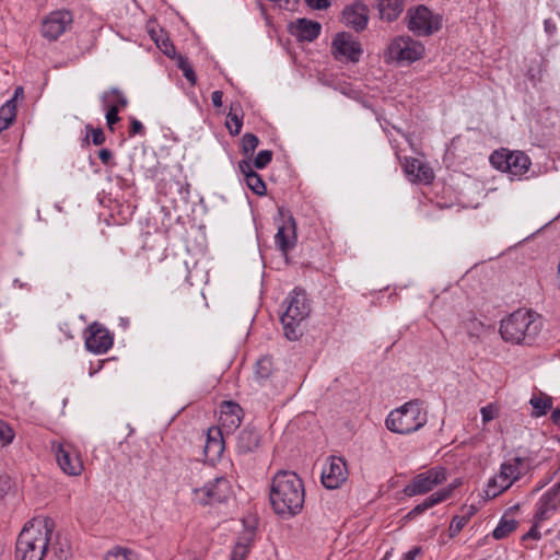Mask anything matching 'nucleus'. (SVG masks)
I'll return each mask as SVG.
<instances>
[{
	"label": "nucleus",
	"mask_w": 560,
	"mask_h": 560,
	"mask_svg": "<svg viewBox=\"0 0 560 560\" xmlns=\"http://www.w3.org/2000/svg\"><path fill=\"white\" fill-rule=\"evenodd\" d=\"M269 499L273 512L279 516L291 518L300 514L305 501L302 479L293 471H278L271 480Z\"/></svg>",
	"instance_id": "obj_1"
},
{
	"label": "nucleus",
	"mask_w": 560,
	"mask_h": 560,
	"mask_svg": "<svg viewBox=\"0 0 560 560\" xmlns=\"http://www.w3.org/2000/svg\"><path fill=\"white\" fill-rule=\"evenodd\" d=\"M55 522L50 517L33 520L21 530L16 540L19 560H43L46 555Z\"/></svg>",
	"instance_id": "obj_2"
},
{
	"label": "nucleus",
	"mask_w": 560,
	"mask_h": 560,
	"mask_svg": "<svg viewBox=\"0 0 560 560\" xmlns=\"http://www.w3.org/2000/svg\"><path fill=\"white\" fill-rule=\"evenodd\" d=\"M428 421L423 402L412 399L393 410L386 418V428L398 434H410L420 430Z\"/></svg>",
	"instance_id": "obj_3"
},
{
	"label": "nucleus",
	"mask_w": 560,
	"mask_h": 560,
	"mask_svg": "<svg viewBox=\"0 0 560 560\" xmlns=\"http://www.w3.org/2000/svg\"><path fill=\"white\" fill-rule=\"evenodd\" d=\"M285 311L281 316L284 335L289 340H298L302 335L301 324L310 315L311 305L306 293L295 288L284 301Z\"/></svg>",
	"instance_id": "obj_4"
},
{
	"label": "nucleus",
	"mask_w": 560,
	"mask_h": 560,
	"mask_svg": "<svg viewBox=\"0 0 560 560\" xmlns=\"http://www.w3.org/2000/svg\"><path fill=\"white\" fill-rule=\"evenodd\" d=\"M539 331V324L529 311L517 310L501 322L500 334L513 343H529Z\"/></svg>",
	"instance_id": "obj_5"
},
{
	"label": "nucleus",
	"mask_w": 560,
	"mask_h": 560,
	"mask_svg": "<svg viewBox=\"0 0 560 560\" xmlns=\"http://www.w3.org/2000/svg\"><path fill=\"white\" fill-rule=\"evenodd\" d=\"M424 46L410 36H397L390 40L384 58L386 62L412 63L423 57Z\"/></svg>",
	"instance_id": "obj_6"
},
{
	"label": "nucleus",
	"mask_w": 560,
	"mask_h": 560,
	"mask_svg": "<svg viewBox=\"0 0 560 560\" xmlns=\"http://www.w3.org/2000/svg\"><path fill=\"white\" fill-rule=\"evenodd\" d=\"M526 463V458L518 456L514 457L512 462H504L500 472L489 480L487 495L494 498L508 490L520 478Z\"/></svg>",
	"instance_id": "obj_7"
},
{
	"label": "nucleus",
	"mask_w": 560,
	"mask_h": 560,
	"mask_svg": "<svg viewBox=\"0 0 560 560\" xmlns=\"http://www.w3.org/2000/svg\"><path fill=\"white\" fill-rule=\"evenodd\" d=\"M490 163L494 168L518 177L525 174L532 164L530 159L524 152H511L506 149L494 151L490 155Z\"/></svg>",
	"instance_id": "obj_8"
},
{
	"label": "nucleus",
	"mask_w": 560,
	"mask_h": 560,
	"mask_svg": "<svg viewBox=\"0 0 560 560\" xmlns=\"http://www.w3.org/2000/svg\"><path fill=\"white\" fill-rule=\"evenodd\" d=\"M407 26L418 36H429L438 32L442 26L440 15H434L427 7L419 5L407 12Z\"/></svg>",
	"instance_id": "obj_9"
},
{
	"label": "nucleus",
	"mask_w": 560,
	"mask_h": 560,
	"mask_svg": "<svg viewBox=\"0 0 560 560\" xmlns=\"http://www.w3.org/2000/svg\"><path fill=\"white\" fill-rule=\"evenodd\" d=\"M231 494L230 481L224 477H217L202 488L194 490V500L202 505L221 503Z\"/></svg>",
	"instance_id": "obj_10"
},
{
	"label": "nucleus",
	"mask_w": 560,
	"mask_h": 560,
	"mask_svg": "<svg viewBox=\"0 0 560 560\" xmlns=\"http://www.w3.org/2000/svg\"><path fill=\"white\" fill-rule=\"evenodd\" d=\"M446 480L445 469L434 467L418 474L405 488L407 497H415L430 492L434 487Z\"/></svg>",
	"instance_id": "obj_11"
},
{
	"label": "nucleus",
	"mask_w": 560,
	"mask_h": 560,
	"mask_svg": "<svg viewBox=\"0 0 560 560\" xmlns=\"http://www.w3.org/2000/svg\"><path fill=\"white\" fill-rule=\"evenodd\" d=\"M363 50L361 44L349 33H338L331 43V54L341 62H358Z\"/></svg>",
	"instance_id": "obj_12"
},
{
	"label": "nucleus",
	"mask_w": 560,
	"mask_h": 560,
	"mask_svg": "<svg viewBox=\"0 0 560 560\" xmlns=\"http://www.w3.org/2000/svg\"><path fill=\"white\" fill-rule=\"evenodd\" d=\"M57 463L61 470L69 476H79L83 470V463L72 451L71 446L63 443H52Z\"/></svg>",
	"instance_id": "obj_13"
},
{
	"label": "nucleus",
	"mask_w": 560,
	"mask_h": 560,
	"mask_svg": "<svg viewBox=\"0 0 560 560\" xmlns=\"http://www.w3.org/2000/svg\"><path fill=\"white\" fill-rule=\"evenodd\" d=\"M348 477L347 464L342 457L330 456L323 468L322 482L327 489L339 488Z\"/></svg>",
	"instance_id": "obj_14"
},
{
	"label": "nucleus",
	"mask_w": 560,
	"mask_h": 560,
	"mask_svg": "<svg viewBox=\"0 0 560 560\" xmlns=\"http://www.w3.org/2000/svg\"><path fill=\"white\" fill-rule=\"evenodd\" d=\"M113 346V336L102 324L93 323L85 336V347L93 353H105Z\"/></svg>",
	"instance_id": "obj_15"
},
{
	"label": "nucleus",
	"mask_w": 560,
	"mask_h": 560,
	"mask_svg": "<svg viewBox=\"0 0 560 560\" xmlns=\"http://www.w3.org/2000/svg\"><path fill=\"white\" fill-rule=\"evenodd\" d=\"M71 23L72 14L69 11L51 12L43 22L42 34L50 40H56Z\"/></svg>",
	"instance_id": "obj_16"
},
{
	"label": "nucleus",
	"mask_w": 560,
	"mask_h": 560,
	"mask_svg": "<svg viewBox=\"0 0 560 560\" xmlns=\"http://www.w3.org/2000/svg\"><path fill=\"white\" fill-rule=\"evenodd\" d=\"M342 19L347 26L357 32H362L368 26L369 8L362 2L347 5L342 11Z\"/></svg>",
	"instance_id": "obj_17"
},
{
	"label": "nucleus",
	"mask_w": 560,
	"mask_h": 560,
	"mask_svg": "<svg viewBox=\"0 0 560 560\" xmlns=\"http://www.w3.org/2000/svg\"><path fill=\"white\" fill-rule=\"evenodd\" d=\"M262 436L254 427L243 428L235 438V448L240 455L256 452L261 444Z\"/></svg>",
	"instance_id": "obj_18"
},
{
	"label": "nucleus",
	"mask_w": 560,
	"mask_h": 560,
	"mask_svg": "<svg viewBox=\"0 0 560 560\" xmlns=\"http://www.w3.org/2000/svg\"><path fill=\"white\" fill-rule=\"evenodd\" d=\"M560 505V482L553 485L538 501L535 513V521L542 522L547 520L551 512H555Z\"/></svg>",
	"instance_id": "obj_19"
},
{
	"label": "nucleus",
	"mask_w": 560,
	"mask_h": 560,
	"mask_svg": "<svg viewBox=\"0 0 560 560\" xmlns=\"http://www.w3.org/2000/svg\"><path fill=\"white\" fill-rule=\"evenodd\" d=\"M243 410L241 406L233 401H223L220 410V429L230 433L231 431L238 428L242 422Z\"/></svg>",
	"instance_id": "obj_20"
},
{
	"label": "nucleus",
	"mask_w": 560,
	"mask_h": 560,
	"mask_svg": "<svg viewBox=\"0 0 560 560\" xmlns=\"http://www.w3.org/2000/svg\"><path fill=\"white\" fill-rule=\"evenodd\" d=\"M224 447L225 442L221 429L217 427L209 428L203 447L206 458L211 463H215L221 458Z\"/></svg>",
	"instance_id": "obj_21"
},
{
	"label": "nucleus",
	"mask_w": 560,
	"mask_h": 560,
	"mask_svg": "<svg viewBox=\"0 0 560 560\" xmlns=\"http://www.w3.org/2000/svg\"><path fill=\"white\" fill-rule=\"evenodd\" d=\"M238 168L244 175L248 188L258 196H264L267 192L266 184L261 176L257 174L252 165V161L242 160L238 162Z\"/></svg>",
	"instance_id": "obj_22"
},
{
	"label": "nucleus",
	"mask_w": 560,
	"mask_h": 560,
	"mask_svg": "<svg viewBox=\"0 0 560 560\" xmlns=\"http://www.w3.org/2000/svg\"><path fill=\"white\" fill-rule=\"evenodd\" d=\"M292 27V33L301 42H313L319 36L322 31L319 22L307 20L305 18L298 19Z\"/></svg>",
	"instance_id": "obj_23"
},
{
	"label": "nucleus",
	"mask_w": 560,
	"mask_h": 560,
	"mask_svg": "<svg viewBox=\"0 0 560 560\" xmlns=\"http://www.w3.org/2000/svg\"><path fill=\"white\" fill-rule=\"evenodd\" d=\"M455 486L450 485L447 488L441 489L434 493H432L430 497H428L423 502L416 505L407 515L406 518L412 520L416 516L420 515L428 509L445 501L452 495V492L454 490Z\"/></svg>",
	"instance_id": "obj_24"
},
{
	"label": "nucleus",
	"mask_w": 560,
	"mask_h": 560,
	"mask_svg": "<svg viewBox=\"0 0 560 560\" xmlns=\"http://www.w3.org/2000/svg\"><path fill=\"white\" fill-rule=\"evenodd\" d=\"M296 240L295 233V221L292 217L289 218L287 224L278 228V232L275 236L277 246L282 253H287L293 248Z\"/></svg>",
	"instance_id": "obj_25"
},
{
	"label": "nucleus",
	"mask_w": 560,
	"mask_h": 560,
	"mask_svg": "<svg viewBox=\"0 0 560 560\" xmlns=\"http://www.w3.org/2000/svg\"><path fill=\"white\" fill-rule=\"evenodd\" d=\"M380 16L382 20L393 22L404 11V0H376Z\"/></svg>",
	"instance_id": "obj_26"
},
{
	"label": "nucleus",
	"mask_w": 560,
	"mask_h": 560,
	"mask_svg": "<svg viewBox=\"0 0 560 560\" xmlns=\"http://www.w3.org/2000/svg\"><path fill=\"white\" fill-rule=\"evenodd\" d=\"M529 405L533 408L530 416L533 418H540L552 409L553 399L545 393L534 394L529 399Z\"/></svg>",
	"instance_id": "obj_27"
},
{
	"label": "nucleus",
	"mask_w": 560,
	"mask_h": 560,
	"mask_svg": "<svg viewBox=\"0 0 560 560\" xmlns=\"http://www.w3.org/2000/svg\"><path fill=\"white\" fill-rule=\"evenodd\" d=\"M243 110L240 103L231 104L225 126L232 136H237L243 126Z\"/></svg>",
	"instance_id": "obj_28"
},
{
	"label": "nucleus",
	"mask_w": 560,
	"mask_h": 560,
	"mask_svg": "<svg viewBox=\"0 0 560 560\" xmlns=\"http://www.w3.org/2000/svg\"><path fill=\"white\" fill-rule=\"evenodd\" d=\"M102 102L105 107H115L118 110L128 105V100L125 94L117 88H112L109 91L103 93Z\"/></svg>",
	"instance_id": "obj_29"
},
{
	"label": "nucleus",
	"mask_w": 560,
	"mask_h": 560,
	"mask_svg": "<svg viewBox=\"0 0 560 560\" xmlns=\"http://www.w3.org/2000/svg\"><path fill=\"white\" fill-rule=\"evenodd\" d=\"M16 117L14 100L7 101L0 108V132L8 129Z\"/></svg>",
	"instance_id": "obj_30"
},
{
	"label": "nucleus",
	"mask_w": 560,
	"mask_h": 560,
	"mask_svg": "<svg viewBox=\"0 0 560 560\" xmlns=\"http://www.w3.org/2000/svg\"><path fill=\"white\" fill-rule=\"evenodd\" d=\"M529 66L526 72L528 80L535 85L540 82L545 72V60L540 56H534L529 60Z\"/></svg>",
	"instance_id": "obj_31"
},
{
	"label": "nucleus",
	"mask_w": 560,
	"mask_h": 560,
	"mask_svg": "<svg viewBox=\"0 0 560 560\" xmlns=\"http://www.w3.org/2000/svg\"><path fill=\"white\" fill-rule=\"evenodd\" d=\"M516 528H517V522L515 520H509L506 517H502L500 520L498 526L493 529L492 536L494 539L500 540V539L508 537Z\"/></svg>",
	"instance_id": "obj_32"
},
{
	"label": "nucleus",
	"mask_w": 560,
	"mask_h": 560,
	"mask_svg": "<svg viewBox=\"0 0 560 560\" xmlns=\"http://www.w3.org/2000/svg\"><path fill=\"white\" fill-rule=\"evenodd\" d=\"M273 372L272 358L265 355L260 358L255 365V375L259 380H267Z\"/></svg>",
	"instance_id": "obj_33"
},
{
	"label": "nucleus",
	"mask_w": 560,
	"mask_h": 560,
	"mask_svg": "<svg viewBox=\"0 0 560 560\" xmlns=\"http://www.w3.org/2000/svg\"><path fill=\"white\" fill-rule=\"evenodd\" d=\"M253 540V534L247 533L246 537H243L232 551L231 560H244L249 552L250 544Z\"/></svg>",
	"instance_id": "obj_34"
},
{
	"label": "nucleus",
	"mask_w": 560,
	"mask_h": 560,
	"mask_svg": "<svg viewBox=\"0 0 560 560\" xmlns=\"http://www.w3.org/2000/svg\"><path fill=\"white\" fill-rule=\"evenodd\" d=\"M151 37L155 42L156 46L162 50L164 55L170 58H176V49L171 43L170 38L164 35L156 36L154 32H151Z\"/></svg>",
	"instance_id": "obj_35"
},
{
	"label": "nucleus",
	"mask_w": 560,
	"mask_h": 560,
	"mask_svg": "<svg viewBox=\"0 0 560 560\" xmlns=\"http://www.w3.org/2000/svg\"><path fill=\"white\" fill-rule=\"evenodd\" d=\"M258 144L259 139L254 133L247 132L242 137V153L246 156V160L250 161Z\"/></svg>",
	"instance_id": "obj_36"
},
{
	"label": "nucleus",
	"mask_w": 560,
	"mask_h": 560,
	"mask_svg": "<svg viewBox=\"0 0 560 560\" xmlns=\"http://www.w3.org/2000/svg\"><path fill=\"white\" fill-rule=\"evenodd\" d=\"M433 179L434 173L432 168L428 164L420 162V164L417 165V173L413 178H411V182L430 184Z\"/></svg>",
	"instance_id": "obj_37"
},
{
	"label": "nucleus",
	"mask_w": 560,
	"mask_h": 560,
	"mask_svg": "<svg viewBox=\"0 0 560 560\" xmlns=\"http://www.w3.org/2000/svg\"><path fill=\"white\" fill-rule=\"evenodd\" d=\"M176 60L177 67L183 71L184 77L191 85H195L197 82V75L188 59L185 56L177 55Z\"/></svg>",
	"instance_id": "obj_38"
},
{
	"label": "nucleus",
	"mask_w": 560,
	"mask_h": 560,
	"mask_svg": "<svg viewBox=\"0 0 560 560\" xmlns=\"http://www.w3.org/2000/svg\"><path fill=\"white\" fill-rule=\"evenodd\" d=\"M51 548L57 560H68L71 557V547L66 539L58 538Z\"/></svg>",
	"instance_id": "obj_39"
},
{
	"label": "nucleus",
	"mask_w": 560,
	"mask_h": 560,
	"mask_svg": "<svg viewBox=\"0 0 560 560\" xmlns=\"http://www.w3.org/2000/svg\"><path fill=\"white\" fill-rule=\"evenodd\" d=\"M471 513H468L467 515H455L450 524L448 533L450 537H455L468 523L469 516Z\"/></svg>",
	"instance_id": "obj_40"
},
{
	"label": "nucleus",
	"mask_w": 560,
	"mask_h": 560,
	"mask_svg": "<svg viewBox=\"0 0 560 560\" xmlns=\"http://www.w3.org/2000/svg\"><path fill=\"white\" fill-rule=\"evenodd\" d=\"M272 151L271 150H262L255 158L254 162H252L253 168L256 167L258 170L265 168L272 160Z\"/></svg>",
	"instance_id": "obj_41"
},
{
	"label": "nucleus",
	"mask_w": 560,
	"mask_h": 560,
	"mask_svg": "<svg viewBox=\"0 0 560 560\" xmlns=\"http://www.w3.org/2000/svg\"><path fill=\"white\" fill-rule=\"evenodd\" d=\"M14 439V432L12 428L4 421L0 420V443L7 446L12 443Z\"/></svg>",
	"instance_id": "obj_42"
},
{
	"label": "nucleus",
	"mask_w": 560,
	"mask_h": 560,
	"mask_svg": "<svg viewBox=\"0 0 560 560\" xmlns=\"http://www.w3.org/2000/svg\"><path fill=\"white\" fill-rule=\"evenodd\" d=\"M421 161H419L416 158H405L402 163V168L406 175L411 178H413L415 174L417 173V165L420 164Z\"/></svg>",
	"instance_id": "obj_43"
},
{
	"label": "nucleus",
	"mask_w": 560,
	"mask_h": 560,
	"mask_svg": "<svg viewBox=\"0 0 560 560\" xmlns=\"http://www.w3.org/2000/svg\"><path fill=\"white\" fill-rule=\"evenodd\" d=\"M88 129L92 133V142L95 145H101L105 142V135L104 131L101 128H93L88 126Z\"/></svg>",
	"instance_id": "obj_44"
},
{
	"label": "nucleus",
	"mask_w": 560,
	"mask_h": 560,
	"mask_svg": "<svg viewBox=\"0 0 560 560\" xmlns=\"http://www.w3.org/2000/svg\"><path fill=\"white\" fill-rule=\"evenodd\" d=\"M144 127L141 121L136 119L135 117L130 118V128H129V137H133L136 135H143Z\"/></svg>",
	"instance_id": "obj_45"
},
{
	"label": "nucleus",
	"mask_w": 560,
	"mask_h": 560,
	"mask_svg": "<svg viewBox=\"0 0 560 560\" xmlns=\"http://www.w3.org/2000/svg\"><path fill=\"white\" fill-rule=\"evenodd\" d=\"M119 110L115 107H107L106 121L107 126L113 130V126L119 121Z\"/></svg>",
	"instance_id": "obj_46"
},
{
	"label": "nucleus",
	"mask_w": 560,
	"mask_h": 560,
	"mask_svg": "<svg viewBox=\"0 0 560 560\" xmlns=\"http://www.w3.org/2000/svg\"><path fill=\"white\" fill-rule=\"evenodd\" d=\"M480 412L483 423L491 421L495 417V408L492 404L482 407Z\"/></svg>",
	"instance_id": "obj_47"
},
{
	"label": "nucleus",
	"mask_w": 560,
	"mask_h": 560,
	"mask_svg": "<svg viewBox=\"0 0 560 560\" xmlns=\"http://www.w3.org/2000/svg\"><path fill=\"white\" fill-rule=\"evenodd\" d=\"M540 522H537L535 521V524L529 528V530L523 535L522 539L523 540H527V539H534V540H539L541 538V534L538 529V524Z\"/></svg>",
	"instance_id": "obj_48"
},
{
	"label": "nucleus",
	"mask_w": 560,
	"mask_h": 560,
	"mask_svg": "<svg viewBox=\"0 0 560 560\" xmlns=\"http://www.w3.org/2000/svg\"><path fill=\"white\" fill-rule=\"evenodd\" d=\"M306 5L313 10H325L330 5L329 0H304Z\"/></svg>",
	"instance_id": "obj_49"
},
{
	"label": "nucleus",
	"mask_w": 560,
	"mask_h": 560,
	"mask_svg": "<svg viewBox=\"0 0 560 560\" xmlns=\"http://www.w3.org/2000/svg\"><path fill=\"white\" fill-rule=\"evenodd\" d=\"M11 489V479L7 475L0 476V498H3Z\"/></svg>",
	"instance_id": "obj_50"
},
{
	"label": "nucleus",
	"mask_w": 560,
	"mask_h": 560,
	"mask_svg": "<svg viewBox=\"0 0 560 560\" xmlns=\"http://www.w3.org/2000/svg\"><path fill=\"white\" fill-rule=\"evenodd\" d=\"M105 560H131L127 551H116L113 553H108Z\"/></svg>",
	"instance_id": "obj_51"
},
{
	"label": "nucleus",
	"mask_w": 560,
	"mask_h": 560,
	"mask_svg": "<svg viewBox=\"0 0 560 560\" xmlns=\"http://www.w3.org/2000/svg\"><path fill=\"white\" fill-rule=\"evenodd\" d=\"M98 158L103 164L107 165L110 162L113 154L108 149H101L98 151Z\"/></svg>",
	"instance_id": "obj_52"
},
{
	"label": "nucleus",
	"mask_w": 560,
	"mask_h": 560,
	"mask_svg": "<svg viewBox=\"0 0 560 560\" xmlns=\"http://www.w3.org/2000/svg\"><path fill=\"white\" fill-rule=\"evenodd\" d=\"M422 552L421 547H413L408 552H406L401 560H415L417 556Z\"/></svg>",
	"instance_id": "obj_53"
},
{
	"label": "nucleus",
	"mask_w": 560,
	"mask_h": 560,
	"mask_svg": "<svg viewBox=\"0 0 560 560\" xmlns=\"http://www.w3.org/2000/svg\"><path fill=\"white\" fill-rule=\"evenodd\" d=\"M483 328V324L478 320L471 322V330H469L468 335L471 339H478V335L475 331H478L479 329Z\"/></svg>",
	"instance_id": "obj_54"
},
{
	"label": "nucleus",
	"mask_w": 560,
	"mask_h": 560,
	"mask_svg": "<svg viewBox=\"0 0 560 560\" xmlns=\"http://www.w3.org/2000/svg\"><path fill=\"white\" fill-rule=\"evenodd\" d=\"M222 97L223 92L222 91H214L211 94V101L214 107H221L222 106Z\"/></svg>",
	"instance_id": "obj_55"
},
{
	"label": "nucleus",
	"mask_w": 560,
	"mask_h": 560,
	"mask_svg": "<svg viewBox=\"0 0 560 560\" xmlns=\"http://www.w3.org/2000/svg\"><path fill=\"white\" fill-rule=\"evenodd\" d=\"M550 420L555 425L560 428V408H556L551 411Z\"/></svg>",
	"instance_id": "obj_56"
},
{
	"label": "nucleus",
	"mask_w": 560,
	"mask_h": 560,
	"mask_svg": "<svg viewBox=\"0 0 560 560\" xmlns=\"http://www.w3.org/2000/svg\"><path fill=\"white\" fill-rule=\"evenodd\" d=\"M23 93H24L23 88L22 86H18L15 89V91H14L13 96L10 100H14V104H16L18 97L23 96Z\"/></svg>",
	"instance_id": "obj_57"
}]
</instances>
